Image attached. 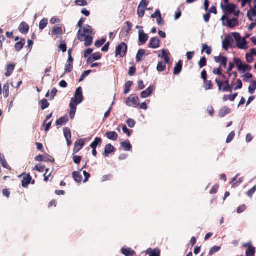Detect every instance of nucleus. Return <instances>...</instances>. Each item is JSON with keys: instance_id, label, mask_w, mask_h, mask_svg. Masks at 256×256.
<instances>
[{"instance_id": "1", "label": "nucleus", "mask_w": 256, "mask_h": 256, "mask_svg": "<svg viewBox=\"0 0 256 256\" xmlns=\"http://www.w3.org/2000/svg\"><path fill=\"white\" fill-rule=\"evenodd\" d=\"M235 78H234L230 84L228 78L224 82L220 80L218 78H216V82L218 86V90L223 92H232L233 90L232 86Z\"/></svg>"}, {"instance_id": "2", "label": "nucleus", "mask_w": 256, "mask_h": 256, "mask_svg": "<svg viewBox=\"0 0 256 256\" xmlns=\"http://www.w3.org/2000/svg\"><path fill=\"white\" fill-rule=\"evenodd\" d=\"M234 62L238 70L240 73H244L246 72H250L252 69V66L248 64H243L242 60L238 58H234Z\"/></svg>"}, {"instance_id": "3", "label": "nucleus", "mask_w": 256, "mask_h": 256, "mask_svg": "<svg viewBox=\"0 0 256 256\" xmlns=\"http://www.w3.org/2000/svg\"><path fill=\"white\" fill-rule=\"evenodd\" d=\"M78 38L80 42H84V46H90L93 40V38L90 35L84 34H82V30H79L78 32Z\"/></svg>"}, {"instance_id": "4", "label": "nucleus", "mask_w": 256, "mask_h": 256, "mask_svg": "<svg viewBox=\"0 0 256 256\" xmlns=\"http://www.w3.org/2000/svg\"><path fill=\"white\" fill-rule=\"evenodd\" d=\"M126 104L128 106L136 108L140 105L139 98L135 94H132L126 99Z\"/></svg>"}, {"instance_id": "5", "label": "nucleus", "mask_w": 256, "mask_h": 256, "mask_svg": "<svg viewBox=\"0 0 256 256\" xmlns=\"http://www.w3.org/2000/svg\"><path fill=\"white\" fill-rule=\"evenodd\" d=\"M84 100L82 94V87H78L76 89L74 97L72 98L70 100H72V103L76 104H81Z\"/></svg>"}, {"instance_id": "6", "label": "nucleus", "mask_w": 256, "mask_h": 256, "mask_svg": "<svg viewBox=\"0 0 256 256\" xmlns=\"http://www.w3.org/2000/svg\"><path fill=\"white\" fill-rule=\"evenodd\" d=\"M128 46L125 42H121L116 48V56H120V57H124L127 52Z\"/></svg>"}, {"instance_id": "7", "label": "nucleus", "mask_w": 256, "mask_h": 256, "mask_svg": "<svg viewBox=\"0 0 256 256\" xmlns=\"http://www.w3.org/2000/svg\"><path fill=\"white\" fill-rule=\"evenodd\" d=\"M220 7L223 11L228 12L230 14H232V12H234V10L236 8V5L228 2V4H224V5L222 3H221Z\"/></svg>"}, {"instance_id": "8", "label": "nucleus", "mask_w": 256, "mask_h": 256, "mask_svg": "<svg viewBox=\"0 0 256 256\" xmlns=\"http://www.w3.org/2000/svg\"><path fill=\"white\" fill-rule=\"evenodd\" d=\"M160 40L158 37H154L152 38L148 43V48L156 49L160 46Z\"/></svg>"}, {"instance_id": "9", "label": "nucleus", "mask_w": 256, "mask_h": 256, "mask_svg": "<svg viewBox=\"0 0 256 256\" xmlns=\"http://www.w3.org/2000/svg\"><path fill=\"white\" fill-rule=\"evenodd\" d=\"M234 39L230 35H228L222 42V48L224 50H228V48L232 46V44L234 43Z\"/></svg>"}, {"instance_id": "10", "label": "nucleus", "mask_w": 256, "mask_h": 256, "mask_svg": "<svg viewBox=\"0 0 256 256\" xmlns=\"http://www.w3.org/2000/svg\"><path fill=\"white\" fill-rule=\"evenodd\" d=\"M148 36L144 33L143 30H139L138 31V42L140 44H144L146 43L148 39Z\"/></svg>"}, {"instance_id": "11", "label": "nucleus", "mask_w": 256, "mask_h": 256, "mask_svg": "<svg viewBox=\"0 0 256 256\" xmlns=\"http://www.w3.org/2000/svg\"><path fill=\"white\" fill-rule=\"evenodd\" d=\"M155 90V87L154 86H150L146 90L142 91L140 93V96L142 98H148L150 96L153 92Z\"/></svg>"}, {"instance_id": "12", "label": "nucleus", "mask_w": 256, "mask_h": 256, "mask_svg": "<svg viewBox=\"0 0 256 256\" xmlns=\"http://www.w3.org/2000/svg\"><path fill=\"white\" fill-rule=\"evenodd\" d=\"M64 136L66 139L67 144L68 146H70L72 144L71 138V131L68 128H64Z\"/></svg>"}, {"instance_id": "13", "label": "nucleus", "mask_w": 256, "mask_h": 256, "mask_svg": "<svg viewBox=\"0 0 256 256\" xmlns=\"http://www.w3.org/2000/svg\"><path fill=\"white\" fill-rule=\"evenodd\" d=\"M116 150L114 147L110 144H106L104 148V156H108L110 154L114 152Z\"/></svg>"}, {"instance_id": "14", "label": "nucleus", "mask_w": 256, "mask_h": 256, "mask_svg": "<svg viewBox=\"0 0 256 256\" xmlns=\"http://www.w3.org/2000/svg\"><path fill=\"white\" fill-rule=\"evenodd\" d=\"M84 142L82 140H79L74 143V153H78L84 146Z\"/></svg>"}, {"instance_id": "15", "label": "nucleus", "mask_w": 256, "mask_h": 256, "mask_svg": "<svg viewBox=\"0 0 256 256\" xmlns=\"http://www.w3.org/2000/svg\"><path fill=\"white\" fill-rule=\"evenodd\" d=\"M16 67V64L14 62L10 63L6 65V72L4 76L8 78L10 77L12 74Z\"/></svg>"}, {"instance_id": "16", "label": "nucleus", "mask_w": 256, "mask_h": 256, "mask_svg": "<svg viewBox=\"0 0 256 256\" xmlns=\"http://www.w3.org/2000/svg\"><path fill=\"white\" fill-rule=\"evenodd\" d=\"M236 45L240 50H246L248 48V42L245 38H242L240 40L236 42Z\"/></svg>"}, {"instance_id": "17", "label": "nucleus", "mask_w": 256, "mask_h": 256, "mask_svg": "<svg viewBox=\"0 0 256 256\" xmlns=\"http://www.w3.org/2000/svg\"><path fill=\"white\" fill-rule=\"evenodd\" d=\"M227 26L230 28H233L234 26H238V18H234L232 19L226 18Z\"/></svg>"}, {"instance_id": "18", "label": "nucleus", "mask_w": 256, "mask_h": 256, "mask_svg": "<svg viewBox=\"0 0 256 256\" xmlns=\"http://www.w3.org/2000/svg\"><path fill=\"white\" fill-rule=\"evenodd\" d=\"M73 62L74 58H72L71 60H69L68 58L66 63L64 66V73H69L71 72L73 70Z\"/></svg>"}, {"instance_id": "19", "label": "nucleus", "mask_w": 256, "mask_h": 256, "mask_svg": "<svg viewBox=\"0 0 256 256\" xmlns=\"http://www.w3.org/2000/svg\"><path fill=\"white\" fill-rule=\"evenodd\" d=\"M30 28L29 26L26 22H22L18 27V30L22 34H26L28 32Z\"/></svg>"}, {"instance_id": "20", "label": "nucleus", "mask_w": 256, "mask_h": 256, "mask_svg": "<svg viewBox=\"0 0 256 256\" xmlns=\"http://www.w3.org/2000/svg\"><path fill=\"white\" fill-rule=\"evenodd\" d=\"M52 34L56 36L58 38L62 34V26H54L52 28Z\"/></svg>"}, {"instance_id": "21", "label": "nucleus", "mask_w": 256, "mask_h": 256, "mask_svg": "<svg viewBox=\"0 0 256 256\" xmlns=\"http://www.w3.org/2000/svg\"><path fill=\"white\" fill-rule=\"evenodd\" d=\"M32 178V176L29 174H27L25 176H24L23 180L22 181V187L27 188L28 184L31 182Z\"/></svg>"}, {"instance_id": "22", "label": "nucleus", "mask_w": 256, "mask_h": 256, "mask_svg": "<svg viewBox=\"0 0 256 256\" xmlns=\"http://www.w3.org/2000/svg\"><path fill=\"white\" fill-rule=\"evenodd\" d=\"M101 54L100 52H95L90 55V57H88L87 62L90 63L99 60L101 58Z\"/></svg>"}, {"instance_id": "23", "label": "nucleus", "mask_w": 256, "mask_h": 256, "mask_svg": "<svg viewBox=\"0 0 256 256\" xmlns=\"http://www.w3.org/2000/svg\"><path fill=\"white\" fill-rule=\"evenodd\" d=\"M231 112V110L228 106H225L220 110L218 112V116L220 118H224L226 115L229 114Z\"/></svg>"}, {"instance_id": "24", "label": "nucleus", "mask_w": 256, "mask_h": 256, "mask_svg": "<svg viewBox=\"0 0 256 256\" xmlns=\"http://www.w3.org/2000/svg\"><path fill=\"white\" fill-rule=\"evenodd\" d=\"M122 253L125 256H134L135 252L132 248L124 247L121 250Z\"/></svg>"}, {"instance_id": "25", "label": "nucleus", "mask_w": 256, "mask_h": 256, "mask_svg": "<svg viewBox=\"0 0 256 256\" xmlns=\"http://www.w3.org/2000/svg\"><path fill=\"white\" fill-rule=\"evenodd\" d=\"M106 138L113 141H116L118 138V134L116 132H107L106 133Z\"/></svg>"}, {"instance_id": "26", "label": "nucleus", "mask_w": 256, "mask_h": 256, "mask_svg": "<svg viewBox=\"0 0 256 256\" xmlns=\"http://www.w3.org/2000/svg\"><path fill=\"white\" fill-rule=\"evenodd\" d=\"M77 106V104L72 103V100L70 101V116L71 119H74V118Z\"/></svg>"}, {"instance_id": "27", "label": "nucleus", "mask_w": 256, "mask_h": 256, "mask_svg": "<svg viewBox=\"0 0 256 256\" xmlns=\"http://www.w3.org/2000/svg\"><path fill=\"white\" fill-rule=\"evenodd\" d=\"M69 118L68 116H65L60 117L56 121V124L57 126H62L65 125L68 121Z\"/></svg>"}, {"instance_id": "28", "label": "nucleus", "mask_w": 256, "mask_h": 256, "mask_svg": "<svg viewBox=\"0 0 256 256\" xmlns=\"http://www.w3.org/2000/svg\"><path fill=\"white\" fill-rule=\"evenodd\" d=\"M256 16V8H252L250 10L248 11L247 16L248 18L250 21L253 22L254 20L256 21V19H253L252 16Z\"/></svg>"}, {"instance_id": "29", "label": "nucleus", "mask_w": 256, "mask_h": 256, "mask_svg": "<svg viewBox=\"0 0 256 256\" xmlns=\"http://www.w3.org/2000/svg\"><path fill=\"white\" fill-rule=\"evenodd\" d=\"M26 44L24 38H21L20 42H17L14 46L15 49L16 51H20L24 48Z\"/></svg>"}, {"instance_id": "30", "label": "nucleus", "mask_w": 256, "mask_h": 256, "mask_svg": "<svg viewBox=\"0 0 256 256\" xmlns=\"http://www.w3.org/2000/svg\"><path fill=\"white\" fill-rule=\"evenodd\" d=\"M182 62L180 60L175 66L174 68V74L178 75L182 71Z\"/></svg>"}, {"instance_id": "31", "label": "nucleus", "mask_w": 256, "mask_h": 256, "mask_svg": "<svg viewBox=\"0 0 256 256\" xmlns=\"http://www.w3.org/2000/svg\"><path fill=\"white\" fill-rule=\"evenodd\" d=\"M121 146L123 148L124 150L126 152L130 151L132 150V146L129 142V140H126L124 142H122L120 143Z\"/></svg>"}, {"instance_id": "32", "label": "nucleus", "mask_w": 256, "mask_h": 256, "mask_svg": "<svg viewBox=\"0 0 256 256\" xmlns=\"http://www.w3.org/2000/svg\"><path fill=\"white\" fill-rule=\"evenodd\" d=\"M146 50L144 49H140L136 55V62H140L142 61V57L145 55Z\"/></svg>"}, {"instance_id": "33", "label": "nucleus", "mask_w": 256, "mask_h": 256, "mask_svg": "<svg viewBox=\"0 0 256 256\" xmlns=\"http://www.w3.org/2000/svg\"><path fill=\"white\" fill-rule=\"evenodd\" d=\"M82 30V34H88L90 35L93 34V29L88 24H85Z\"/></svg>"}, {"instance_id": "34", "label": "nucleus", "mask_w": 256, "mask_h": 256, "mask_svg": "<svg viewBox=\"0 0 256 256\" xmlns=\"http://www.w3.org/2000/svg\"><path fill=\"white\" fill-rule=\"evenodd\" d=\"M0 162L2 167L9 170H11L10 167L7 164L4 156L2 154H0Z\"/></svg>"}, {"instance_id": "35", "label": "nucleus", "mask_w": 256, "mask_h": 256, "mask_svg": "<svg viewBox=\"0 0 256 256\" xmlns=\"http://www.w3.org/2000/svg\"><path fill=\"white\" fill-rule=\"evenodd\" d=\"M162 54L165 63L168 64L170 62L169 52L167 50L164 49L162 50Z\"/></svg>"}, {"instance_id": "36", "label": "nucleus", "mask_w": 256, "mask_h": 256, "mask_svg": "<svg viewBox=\"0 0 256 256\" xmlns=\"http://www.w3.org/2000/svg\"><path fill=\"white\" fill-rule=\"evenodd\" d=\"M251 84L248 86V90L250 94H253L256 90V80H252Z\"/></svg>"}, {"instance_id": "37", "label": "nucleus", "mask_w": 256, "mask_h": 256, "mask_svg": "<svg viewBox=\"0 0 256 256\" xmlns=\"http://www.w3.org/2000/svg\"><path fill=\"white\" fill-rule=\"evenodd\" d=\"M72 178L74 181L77 182H80L82 181V176L78 172H72Z\"/></svg>"}, {"instance_id": "38", "label": "nucleus", "mask_w": 256, "mask_h": 256, "mask_svg": "<svg viewBox=\"0 0 256 256\" xmlns=\"http://www.w3.org/2000/svg\"><path fill=\"white\" fill-rule=\"evenodd\" d=\"M256 248L252 246H248L246 252V256H254L255 254Z\"/></svg>"}, {"instance_id": "39", "label": "nucleus", "mask_w": 256, "mask_h": 256, "mask_svg": "<svg viewBox=\"0 0 256 256\" xmlns=\"http://www.w3.org/2000/svg\"><path fill=\"white\" fill-rule=\"evenodd\" d=\"M133 82L132 81L127 82L124 85V94H128L130 90V87L132 86Z\"/></svg>"}, {"instance_id": "40", "label": "nucleus", "mask_w": 256, "mask_h": 256, "mask_svg": "<svg viewBox=\"0 0 256 256\" xmlns=\"http://www.w3.org/2000/svg\"><path fill=\"white\" fill-rule=\"evenodd\" d=\"M102 140L100 138L96 137L95 138L94 140L91 143L90 146L91 148H96L98 145L100 144L102 142Z\"/></svg>"}, {"instance_id": "41", "label": "nucleus", "mask_w": 256, "mask_h": 256, "mask_svg": "<svg viewBox=\"0 0 256 256\" xmlns=\"http://www.w3.org/2000/svg\"><path fill=\"white\" fill-rule=\"evenodd\" d=\"M252 74L250 72H246L242 76L243 80L245 82H250V80L252 78Z\"/></svg>"}, {"instance_id": "42", "label": "nucleus", "mask_w": 256, "mask_h": 256, "mask_svg": "<svg viewBox=\"0 0 256 256\" xmlns=\"http://www.w3.org/2000/svg\"><path fill=\"white\" fill-rule=\"evenodd\" d=\"M3 94L5 98L9 96V84L8 83L5 84L3 86Z\"/></svg>"}, {"instance_id": "43", "label": "nucleus", "mask_w": 256, "mask_h": 256, "mask_svg": "<svg viewBox=\"0 0 256 256\" xmlns=\"http://www.w3.org/2000/svg\"><path fill=\"white\" fill-rule=\"evenodd\" d=\"M146 7H142L138 6V14L139 18H142L145 14V9Z\"/></svg>"}, {"instance_id": "44", "label": "nucleus", "mask_w": 256, "mask_h": 256, "mask_svg": "<svg viewBox=\"0 0 256 256\" xmlns=\"http://www.w3.org/2000/svg\"><path fill=\"white\" fill-rule=\"evenodd\" d=\"M40 106H41V108L44 110L46 108H48L49 106H50V104L49 102H48V100L46 99H43V100H42L40 102Z\"/></svg>"}, {"instance_id": "45", "label": "nucleus", "mask_w": 256, "mask_h": 256, "mask_svg": "<svg viewBox=\"0 0 256 256\" xmlns=\"http://www.w3.org/2000/svg\"><path fill=\"white\" fill-rule=\"evenodd\" d=\"M122 131L124 133V134H126V135L128 136H130V135L132 134V130H129L127 126H126V124H122Z\"/></svg>"}, {"instance_id": "46", "label": "nucleus", "mask_w": 256, "mask_h": 256, "mask_svg": "<svg viewBox=\"0 0 256 256\" xmlns=\"http://www.w3.org/2000/svg\"><path fill=\"white\" fill-rule=\"evenodd\" d=\"M156 68L158 72H162L165 70L166 66L162 62H160L158 64Z\"/></svg>"}, {"instance_id": "47", "label": "nucleus", "mask_w": 256, "mask_h": 256, "mask_svg": "<svg viewBox=\"0 0 256 256\" xmlns=\"http://www.w3.org/2000/svg\"><path fill=\"white\" fill-rule=\"evenodd\" d=\"M92 72V70H87L84 72H82V75L80 76V77L78 80V82H82V81H83L84 78L86 76H88Z\"/></svg>"}, {"instance_id": "48", "label": "nucleus", "mask_w": 256, "mask_h": 256, "mask_svg": "<svg viewBox=\"0 0 256 256\" xmlns=\"http://www.w3.org/2000/svg\"><path fill=\"white\" fill-rule=\"evenodd\" d=\"M202 52H203L204 50L206 51V54L210 55L212 53V48L210 47H209L206 44H202Z\"/></svg>"}, {"instance_id": "49", "label": "nucleus", "mask_w": 256, "mask_h": 256, "mask_svg": "<svg viewBox=\"0 0 256 256\" xmlns=\"http://www.w3.org/2000/svg\"><path fill=\"white\" fill-rule=\"evenodd\" d=\"M48 24V20L46 18H43L40 20L39 24V28L40 30H44Z\"/></svg>"}, {"instance_id": "50", "label": "nucleus", "mask_w": 256, "mask_h": 256, "mask_svg": "<svg viewBox=\"0 0 256 256\" xmlns=\"http://www.w3.org/2000/svg\"><path fill=\"white\" fill-rule=\"evenodd\" d=\"M220 250V247L219 246H214L212 247L209 252V256H212L216 252H218Z\"/></svg>"}, {"instance_id": "51", "label": "nucleus", "mask_w": 256, "mask_h": 256, "mask_svg": "<svg viewBox=\"0 0 256 256\" xmlns=\"http://www.w3.org/2000/svg\"><path fill=\"white\" fill-rule=\"evenodd\" d=\"M106 42V38H103L100 40H97L95 42V46L96 48H100Z\"/></svg>"}, {"instance_id": "52", "label": "nucleus", "mask_w": 256, "mask_h": 256, "mask_svg": "<svg viewBox=\"0 0 256 256\" xmlns=\"http://www.w3.org/2000/svg\"><path fill=\"white\" fill-rule=\"evenodd\" d=\"M205 84H204V88L206 90H210L212 89L213 84L211 80H206L204 81Z\"/></svg>"}, {"instance_id": "53", "label": "nucleus", "mask_w": 256, "mask_h": 256, "mask_svg": "<svg viewBox=\"0 0 256 256\" xmlns=\"http://www.w3.org/2000/svg\"><path fill=\"white\" fill-rule=\"evenodd\" d=\"M126 122L128 126V127H130V128H134L136 125V121L134 119H132L130 118H128Z\"/></svg>"}, {"instance_id": "54", "label": "nucleus", "mask_w": 256, "mask_h": 256, "mask_svg": "<svg viewBox=\"0 0 256 256\" xmlns=\"http://www.w3.org/2000/svg\"><path fill=\"white\" fill-rule=\"evenodd\" d=\"M198 65L200 68H202L206 65V59L205 56H203L198 62Z\"/></svg>"}, {"instance_id": "55", "label": "nucleus", "mask_w": 256, "mask_h": 256, "mask_svg": "<svg viewBox=\"0 0 256 256\" xmlns=\"http://www.w3.org/2000/svg\"><path fill=\"white\" fill-rule=\"evenodd\" d=\"M160 251L157 248H154L152 250H151L150 256H160Z\"/></svg>"}, {"instance_id": "56", "label": "nucleus", "mask_w": 256, "mask_h": 256, "mask_svg": "<svg viewBox=\"0 0 256 256\" xmlns=\"http://www.w3.org/2000/svg\"><path fill=\"white\" fill-rule=\"evenodd\" d=\"M75 4L76 5L80 6H86L88 5V2L86 0H76Z\"/></svg>"}, {"instance_id": "57", "label": "nucleus", "mask_w": 256, "mask_h": 256, "mask_svg": "<svg viewBox=\"0 0 256 256\" xmlns=\"http://www.w3.org/2000/svg\"><path fill=\"white\" fill-rule=\"evenodd\" d=\"M235 136V132L234 131H232L228 136L226 140V143H230V142L232 140L234 139V137Z\"/></svg>"}, {"instance_id": "58", "label": "nucleus", "mask_w": 256, "mask_h": 256, "mask_svg": "<svg viewBox=\"0 0 256 256\" xmlns=\"http://www.w3.org/2000/svg\"><path fill=\"white\" fill-rule=\"evenodd\" d=\"M58 48L60 49L62 52H66L67 50L66 44L63 42H61V43L59 45Z\"/></svg>"}, {"instance_id": "59", "label": "nucleus", "mask_w": 256, "mask_h": 256, "mask_svg": "<svg viewBox=\"0 0 256 256\" xmlns=\"http://www.w3.org/2000/svg\"><path fill=\"white\" fill-rule=\"evenodd\" d=\"M232 35L233 36L234 38L236 40V42H238V40H240L242 38L240 34L238 32H235L232 33Z\"/></svg>"}, {"instance_id": "60", "label": "nucleus", "mask_w": 256, "mask_h": 256, "mask_svg": "<svg viewBox=\"0 0 256 256\" xmlns=\"http://www.w3.org/2000/svg\"><path fill=\"white\" fill-rule=\"evenodd\" d=\"M256 191V186H254L247 192L246 194L248 197L252 198V195L255 193Z\"/></svg>"}, {"instance_id": "61", "label": "nucleus", "mask_w": 256, "mask_h": 256, "mask_svg": "<svg viewBox=\"0 0 256 256\" xmlns=\"http://www.w3.org/2000/svg\"><path fill=\"white\" fill-rule=\"evenodd\" d=\"M72 158L74 162L76 164H80L82 160V157L80 156L73 154Z\"/></svg>"}, {"instance_id": "62", "label": "nucleus", "mask_w": 256, "mask_h": 256, "mask_svg": "<svg viewBox=\"0 0 256 256\" xmlns=\"http://www.w3.org/2000/svg\"><path fill=\"white\" fill-rule=\"evenodd\" d=\"M58 92V90L56 88H54L50 92V98L49 100H51L54 99V98L56 94V93Z\"/></svg>"}, {"instance_id": "63", "label": "nucleus", "mask_w": 256, "mask_h": 256, "mask_svg": "<svg viewBox=\"0 0 256 256\" xmlns=\"http://www.w3.org/2000/svg\"><path fill=\"white\" fill-rule=\"evenodd\" d=\"M44 168H45L44 166H42L41 164H40L38 165H36L34 166V170H36L39 172H44Z\"/></svg>"}, {"instance_id": "64", "label": "nucleus", "mask_w": 256, "mask_h": 256, "mask_svg": "<svg viewBox=\"0 0 256 256\" xmlns=\"http://www.w3.org/2000/svg\"><path fill=\"white\" fill-rule=\"evenodd\" d=\"M246 58L248 63H252L254 61L252 56L248 53L246 54Z\"/></svg>"}]
</instances>
